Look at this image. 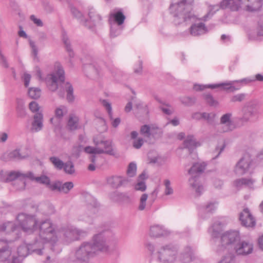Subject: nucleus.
Listing matches in <instances>:
<instances>
[{"label": "nucleus", "mask_w": 263, "mask_h": 263, "mask_svg": "<svg viewBox=\"0 0 263 263\" xmlns=\"http://www.w3.org/2000/svg\"><path fill=\"white\" fill-rule=\"evenodd\" d=\"M16 222L18 225L11 221L0 224V232L11 236L9 241L11 238H18L21 231L29 234L38 231V236L32 242L24 243L17 248V253L20 257L24 258L32 252L41 255L44 245L54 240L53 225L49 220L39 222L35 216L21 213L18 215Z\"/></svg>", "instance_id": "1"}, {"label": "nucleus", "mask_w": 263, "mask_h": 263, "mask_svg": "<svg viewBox=\"0 0 263 263\" xmlns=\"http://www.w3.org/2000/svg\"><path fill=\"white\" fill-rule=\"evenodd\" d=\"M194 2V0H178L172 3L170 7V11L174 17L173 22L176 25L191 24L189 31L182 33L183 36L189 35L197 36L208 32L203 21H206L213 13L210 12L202 18L198 17L193 11Z\"/></svg>", "instance_id": "2"}, {"label": "nucleus", "mask_w": 263, "mask_h": 263, "mask_svg": "<svg viewBox=\"0 0 263 263\" xmlns=\"http://www.w3.org/2000/svg\"><path fill=\"white\" fill-rule=\"evenodd\" d=\"M110 232L103 231L95 235L91 242L82 244L79 248L70 255L71 260L79 263L86 262L100 252L108 251L109 246L116 242V240L109 237Z\"/></svg>", "instance_id": "3"}, {"label": "nucleus", "mask_w": 263, "mask_h": 263, "mask_svg": "<svg viewBox=\"0 0 263 263\" xmlns=\"http://www.w3.org/2000/svg\"><path fill=\"white\" fill-rule=\"evenodd\" d=\"M239 239L240 236L238 231L226 232L221 236V247L223 249L234 251L237 255L245 256L251 254L254 249L252 241L246 239L237 242Z\"/></svg>", "instance_id": "4"}, {"label": "nucleus", "mask_w": 263, "mask_h": 263, "mask_svg": "<svg viewBox=\"0 0 263 263\" xmlns=\"http://www.w3.org/2000/svg\"><path fill=\"white\" fill-rule=\"evenodd\" d=\"M49 220L53 225L54 240L53 241H48L47 243L52 246V250L57 253L61 251L60 246L61 243L68 244L78 239L80 237L84 236L86 234L85 231L72 226H67L62 229H58L55 224Z\"/></svg>", "instance_id": "5"}, {"label": "nucleus", "mask_w": 263, "mask_h": 263, "mask_svg": "<svg viewBox=\"0 0 263 263\" xmlns=\"http://www.w3.org/2000/svg\"><path fill=\"white\" fill-rule=\"evenodd\" d=\"M65 72L60 63L57 62L54 63V72L47 76L45 82L48 88L51 91H55L59 89L61 83L64 84V89L67 92V100L69 102L74 101V97L73 94V89L69 83H64Z\"/></svg>", "instance_id": "6"}, {"label": "nucleus", "mask_w": 263, "mask_h": 263, "mask_svg": "<svg viewBox=\"0 0 263 263\" xmlns=\"http://www.w3.org/2000/svg\"><path fill=\"white\" fill-rule=\"evenodd\" d=\"M93 143L95 147L87 146L83 147L81 144H85L88 141V138L85 135H80L79 141L80 145L78 147L79 152L84 151L88 154H107L114 155L111 142L106 140L102 135H99L93 138Z\"/></svg>", "instance_id": "7"}, {"label": "nucleus", "mask_w": 263, "mask_h": 263, "mask_svg": "<svg viewBox=\"0 0 263 263\" xmlns=\"http://www.w3.org/2000/svg\"><path fill=\"white\" fill-rule=\"evenodd\" d=\"M262 5V0H223L220 7L232 11H237L241 8L248 11H255L259 10Z\"/></svg>", "instance_id": "8"}, {"label": "nucleus", "mask_w": 263, "mask_h": 263, "mask_svg": "<svg viewBox=\"0 0 263 263\" xmlns=\"http://www.w3.org/2000/svg\"><path fill=\"white\" fill-rule=\"evenodd\" d=\"M71 11L73 14L76 17L80 19L81 23L83 25L93 31H95L96 27L101 24V17L93 7H90L88 9V15L89 19L88 20H83L82 14L77 9H72Z\"/></svg>", "instance_id": "9"}, {"label": "nucleus", "mask_w": 263, "mask_h": 263, "mask_svg": "<svg viewBox=\"0 0 263 263\" xmlns=\"http://www.w3.org/2000/svg\"><path fill=\"white\" fill-rule=\"evenodd\" d=\"M259 105L256 100L247 102L242 108L240 120L243 123L254 122L259 116Z\"/></svg>", "instance_id": "10"}, {"label": "nucleus", "mask_w": 263, "mask_h": 263, "mask_svg": "<svg viewBox=\"0 0 263 263\" xmlns=\"http://www.w3.org/2000/svg\"><path fill=\"white\" fill-rule=\"evenodd\" d=\"M205 166L204 162L196 163L188 172L191 175V178L189 180V184L197 193L199 194L203 191L204 188L199 181V174L204 170Z\"/></svg>", "instance_id": "11"}, {"label": "nucleus", "mask_w": 263, "mask_h": 263, "mask_svg": "<svg viewBox=\"0 0 263 263\" xmlns=\"http://www.w3.org/2000/svg\"><path fill=\"white\" fill-rule=\"evenodd\" d=\"M177 248L169 245L161 247L156 253L158 260L163 263H173L177 258Z\"/></svg>", "instance_id": "12"}, {"label": "nucleus", "mask_w": 263, "mask_h": 263, "mask_svg": "<svg viewBox=\"0 0 263 263\" xmlns=\"http://www.w3.org/2000/svg\"><path fill=\"white\" fill-rule=\"evenodd\" d=\"M219 87H223L224 90H231L233 91L240 89L243 86L241 83H240L239 80H238L215 84H195L194 89L196 90H202L205 88L214 89Z\"/></svg>", "instance_id": "13"}, {"label": "nucleus", "mask_w": 263, "mask_h": 263, "mask_svg": "<svg viewBox=\"0 0 263 263\" xmlns=\"http://www.w3.org/2000/svg\"><path fill=\"white\" fill-rule=\"evenodd\" d=\"M125 18V16L120 11L110 13L109 21L110 25V35L112 37H116L121 33L122 25Z\"/></svg>", "instance_id": "14"}, {"label": "nucleus", "mask_w": 263, "mask_h": 263, "mask_svg": "<svg viewBox=\"0 0 263 263\" xmlns=\"http://www.w3.org/2000/svg\"><path fill=\"white\" fill-rule=\"evenodd\" d=\"M252 165L253 160L251 157L246 154L236 164L234 172L237 176H242L250 172Z\"/></svg>", "instance_id": "15"}, {"label": "nucleus", "mask_w": 263, "mask_h": 263, "mask_svg": "<svg viewBox=\"0 0 263 263\" xmlns=\"http://www.w3.org/2000/svg\"><path fill=\"white\" fill-rule=\"evenodd\" d=\"M22 258L15 255L9 244L7 243L4 246H2L0 242V261L11 259V263H21Z\"/></svg>", "instance_id": "16"}, {"label": "nucleus", "mask_w": 263, "mask_h": 263, "mask_svg": "<svg viewBox=\"0 0 263 263\" xmlns=\"http://www.w3.org/2000/svg\"><path fill=\"white\" fill-rule=\"evenodd\" d=\"M239 220L241 224L247 228L254 227L256 224V220L248 208L245 209L239 215Z\"/></svg>", "instance_id": "17"}, {"label": "nucleus", "mask_w": 263, "mask_h": 263, "mask_svg": "<svg viewBox=\"0 0 263 263\" xmlns=\"http://www.w3.org/2000/svg\"><path fill=\"white\" fill-rule=\"evenodd\" d=\"M130 181V179L121 176H113L107 179V184L116 189L127 185Z\"/></svg>", "instance_id": "18"}, {"label": "nucleus", "mask_w": 263, "mask_h": 263, "mask_svg": "<svg viewBox=\"0 0 263 263\" xmlns=\"http://www.w3.org/2000/svg\"><path fill=\"white\" fill-rule=\"evenodd\" d=\"M24 173L20 171H5L0 172V180L2 182H7L17 179L23 178Z\"/></svg>", "instance_id": "19"}, {"label": "nucleus", "mask_w": 263, "mask_h": 263, "mask_svg": "<svg viewBox=\"0 0 263 263\" xmlns=\"http://www.w3.org/2000/svg\"><path fill=\"white\" fill-rule=\"evenodd\" d=\"M232 114L227 113L220 118V123L218 128L221 132H228L232 129Z\"/></svg>", "instance_id": "20"}, {"label": "nucleus", "mask_w": 263, "mask_h": 263, "mask_svg": "<svg viewBox=\"0 0 263 263\" xmlns=\"http://www.w3.org/2000/svg\"><path fill=\"white\" fill-rule=\"evenodd\" d=\"M248 37L251 40H260L263 37V19L261 20L256 29H250L248 32Z\"/></svg>", "instance_id": "21"}, {"label": "nucleus", "mask_w": 263, "mask_h": 263, "mask_svg": "<svg viewBox=\"0 0 263 263\" xmlns=\"http://www.w3.org/2000/svg\"><path fill=\"white\" fill-rule=\"evenodd\" d=\"M68 112L67 107L64 105H61L57 107L55 110V118H51L50 120V123L55 126L60 125V120H61L64 115Z\"/></svg>", "instance_id": "22"}, {"label": "nucleus", "mask_w": 263, "mask_h": 263, "mask_svg": "<svg viewBox=\"0 0 263 263\" xmlns=\"http://www.w3.org/2000/svg\"><path fill=\"white\" fill-rule=\"evenodd\" d=\"M195 258L194 251L189 246L185 248L183 252L180 254L179 256V259L182 263H190L194 260Z\"/></svg>", "instance_id": "23"}, {"label": "nucleus", "mask_w": 263, "mask_h": 263, "mask_svg": "<svg viewBox=\"0 0 263 263\" xmlns=\"http://www.w3.org/2000/svg\"><path fill=\"white\" fill-rule=\"evenodd\" d=\"M218 206V202L216 200L208 201L200 209V214L203 218H205L203 215L204 213H213L215 212Z\"/></svg>", "instance_id": "24"}, {"label": "nucleus", "mask_w": 263, "mask_h": 263, "mask_svg": "<svg viewBox=\"0 0 263 263\" xmlns=\"http://www.w3.org/2000/svg\"><path fill=\"white\" fill-rule=\"evenodd\" d=\"M43 115L42 112H38L33 116V120L31 123V130L33 132L40 131L43 126Z\"/></svg>", "instance_id": "25"}, {"label": "nucleus", "mask_w": 263, "mask_h": 263, "mask_svg": "<svg viewBox=\"0 0 263 263\" xmlns=\"http://www.w3.org/2000/svg\"><path fill=\"white\" fill-rule=\"evenodd\" d=\"M29 178L31 180L35 181L37 183H42L48 185L50 183V179L49 177L45 175H42L39 177H35L33 173L28 172L26 173H24L23 178Z\"/></svg>", "instance_id": "26"}, {"label": "nucleus", "mask_w": 263, "mask_h": 263, "mask_svg": "<svg viewBox=\"0 0 263 263\" xmlns=\"http://www.w3.org/2000/svg\"><path fill=\"white\" fill-rule=\"evenodd\" d=\"M167 234V231L162 226L154 224L150 228L149 234L153 237H159Z\"/></svg>", "instance_id": "27"}, {"label": "nucleus", "mask_w": 263, "mask_h": 263, "mask_svg": "<svg viewBox=\"0 0 263 263\" xmlns=\"http://www.w3.org/2000/svg\"><path fill=\"white\" fill-rule=\"evenodd\" d=\"M102 104L107 110L110 119L112 120L111 122L112 126L114 127H117L120 123L121 120L119 118H117L115 119H112V112L111 104L107 100H103L102 101Z\"/></svg>", "instance_id": "28"}, {"label": "nucleus", "mask_w": 263, "mask_h": 263, "mask_svg": "<svg viewBox=\"0 0 263 263\" xmlns=\"http://www.w3.org/2000/svg\"><path fill=\"white\" fill-rule=\"evenodd\" d=\"M164 186L163 197L171 198L174 194V189L172 183L168 179H165L163 181Z\"/></svg>", "instance_id": "29"}, {"label": "nucleus", "mask_w": 263, "mask_h": 263, "mask_svg": "<svg viewBox=\"0 0 263 263\" xmlns=\"http://www.w3.org/2000/svg\"><path fill=\"white\" fill-rule=\"evenodd\" d=\"M184 147L187 148L190 153L194 148L200 145L199 142H196L194 136L192 135L188 136L184 141Z\"/></svg>", "instance_id": "30"}, {"label": "nucleus", "mask_w": 263, "mask_h": 263, "mask_svg": "<svg viewBox=\"0 0 263 263\" xmlns=\"http://www.w3.org/2000/svg\"><path fill=\"white\" fill-rule=\"evenodd\" d=\"M24 158L25 156H23L20 153V149H16L9 154H4L1 158L4 161H8L11 159H22Z\"/></svg>", "instance_id": "31"}, {"label": "nucleus", "mask_w": 263, "mask_h": 263, "mask_svg": "<svg viewBox=\"0 0 263 263\" xmlns=\"http://www.w3.org/2000/svg\"><path fill=\"white\" fill-rule=\"evenodd\" d=\"M146 174L142 173L139 175L138 178L137 183L135 184L134 188L136 191L144 192L146 189V185L145 182L146 179Z\"/></svg>", "instance_id": "32"}, {"label": "nucleus", "mask_w": 263, "mask_h": 263, "mask_svg": "<svg viewBox=\"0 0 263 263\" xmlns=\"http://www.w3.org/2000/svg\"><path fill=\"white\" fill-rule=\"evenodd\" d=\"M138 134L136 131H133L130 133L131 139L133 141V146L136 149H139L144 143V140L142 138L138 137Z\"/></svg>", "instance_id": "33"}, {"label": "nucleus", "mask_w": 263, "mask_h": 263, "mask_svg": "<svg viewBox=\"0 0 263 263\" xmlns=\"http://www.w3.org/2000/svg\"><path fill=\"white\" fill-rule=\"evenodd\" d=\"M67 125L70 130H75L79 127V117L75 115L71 114L69 116Z\"/></svg>", "instance_id": "34"}, {"label": "nucleus", "mask_w": 263, "mask_h": 263, "mask_svg": "<svg viewBox=\"0 0 263 263\" xmlns=\"http://www.w3.org/2000/svg\"><path fill=\"white\" fill-rule=\"evenodd\" d=\"M223 224L218 221H216L214 224L209 229V232L213 237H217L221 231Z\"/></svg>", "instance_id": "35"}, {"label": "nucleus", "mask_w": 263, "mask_h": 263, "mask_svg": "<svg viewBox=\"0 0 263 263\" xmlns=\"http://www.w3.org/2000/svg\"><path fill=\"white\" fill-rule=\"evenodd\" d=\"M158 129L157 126L155 125H152L149 126L145 125L141 127V133L148 137L151 135L154 134Z\"/></svg>", "instance_id": "36"}, {"label": "nucleus", "mask_w": 263, "mask_h": 263, "mask_svg": "<svg viewBox=\"0 0 263 263\" xmlns=\"http://www.w3.org/2000/svg\"><path fill=\"white\" fill-rule=\"evenodd\" d=\"M28 94L31 98L37 99L41 95V90L38 87H30L28 89Z\"/></svg>", "instance_id": "37"}, {"label": "nucleus", "mask_w": 263, "mask_h": 263, "mask_svg": "<svg viewBox=\"0 0 263 263\" xmlns=\"http://www.w3.org/2000/svg\"><path fill=\"white\" fill-rule=\"evenodd\" d=\"M63 41L65 44L66 49L68 53L69 57L70 58H73L74 53L70 46V42L65 33L63 34Z\"/></svg>", "instance_id": "38"}, {"label": "nucleus", "mask_w": 263, "mask_h": 263, "mask_svg": "<svg viewBox=\"0 0 263 263\" xmlns=\"http://www.w3.org/2000/svg\"><path fill=\"white\" fill-rule=\"evenodd\" d=\"M137 172V165L136 164L132 162L130 163L128 166L127 170V175L128 176L126 178L130 179V178L134 177L136 174Z\"/></svg>", "instance_id": "39"}, {"label": "nucleus", "mask_w": 263, "mask_h": 263, "mask_svg": "<svg viewBox=\"0 0 263 263\" xmlns=\"http://www.w3.org/2000/svg\"><path fill=\"white\" fill-rule=\"evenodd\" d=\"M50 160L57 169L59 170L63 169L65 163L59 158L51 157L50 158Z\"/></svg>", "instance_id": "40"}, {"label": "nucleus", "mask_w": 263, "mask_h": 263, "mask_svg": "<svg viewBox=\"0 0 263 263\" xmlns=\"http://www.w3.org/2000/svg\"><path fill=\"white\" fill-rule=\"evenodd\" d=\"M148 199V195L146 194H143L141 196L139 200V204L138 209L140 211H143L145 209L146 207V201Z\"/></svg>", "instance_id": "41"}, {"label": "nucleus", "mask_w": 263, "mask_h": 263, "mask_svg": "<svg viewBox=\"0 0 263 263\" xmlns=\"http://www.w3.org/2000/svg\"><path fill=\"white\" fill-rule=\"evenodd\" d=\"M65 172L68 174H72L74 173V165L71 161L65 163L63 168Z\"/></svg>", "instance_id": "42"}, {"label": "nucleus", "mask_w": 263, "mask_h": 263, "mask_svg": "<svg viewBox=\"0 0 263 263\" xmlns=\"http://www.w3.org/2000/svg\"><path fill=\"white\" fill-rule=\"evenodd\" d=\"M47 186L52 191L61 192V182L60 181L49 183Z\"/></svg>", "instance_id": "43"}, {"label": "nucleus", "mask_w": 263, "mask_h": 263, "mask_svg": "<svg viewBox=\"0 0 263 263\" xmlns=\"http://www.w3.org/2000/svg\"><path fill=\"white\" fill-rule=\"evenodd\" d=\"M219 263H236L235 257L231 253L224 256Z\"/></svg>", "instance_id": "44"}, {"label": "nucleus", "mask_w": 263, "mask_h": 263, "mask_svg": "<svg viewBox=\"0 0 263 263\" xmlns=\"http://www.w3.org/2000/svg\"><path fill=\"white\" fill-rule=\"evenodd\" d=\"M204 98L206 102L211 106L216 107L218 105V102L215 100L212 95L208 94L205 95Z\"/></svg>", "instance_id": "45"}, {"label": "nucleus", "mask_w": 263, "mask_h": 263, "mask_svg": "<svg viewBox=\"0 0 263 263\" xmlns=\"http://www.w3.org/2000/svg\"><path fill=\"white\" fill-rule=\"evenodd\" d=\"M201 116L202 118L206 120L208 122L212 123L213 122L214 120V118L216 116V114L214 112H203L201 114Z\"/></svg>", "instance_id": "46"}, {"label": "nucleus", "mask_w": 263, "mask_h": 263, "mask_svg": "<svg viewBox=\"0 0 263 263\" xmlns=\"http://www.w3.org/2000/svg\"><path fill=\"white\" fill-rule=\"evenodd\" d=\"M73 187L72 182H67L64 184L61 183V192L67 193Z\"/></svg>", "instance_id": "47"}, {"label": "nucleus", "mask_w": 263, "mask_h": 263, "mask_svg": "<svg viewBox=\"0 0 263 263\" xmlns=\"http://www.w3.org/2000/svg\"><path fill=\"white\" fill-rule=\"evenodd\" d=\"M29 108L31 111L33 113L37 114L40 112L39 110L40 109V106H39V104L35 101H32L29 103Z\"/></svg>", "instance_id": "48"}, {"label": "nucleus", "mask_w": 263, "mask_h": 263, "mask_svg": "<svg viewBox=\"0 0 263 263\" xmlns=\"http://www.w3.org/2000/svg\"><path fill=\"white\" fill-rule=\"evenodd\" d=\"M181 102L185 105L190 106L195 103V99L189 97H184L180 99Z\"/></svg>", "instance_id": "49"}, {"label": "nucleus", "mask_w": 263, "mask_h": 263, "mask_svg": "<svg viewBox=\"0 0 263 263\" xmlns=\"http://www.w3.org/2000/svg\"><path fill=\"white\" fill-rule=\"evenodd\" d=\"M246 93H238L232 96L231 99V101L233 102H241L244 100L246 97Z\"/></svg>", "instance_id": "50"}, {"label": "nucleus", "mask_w": 263, "mask_h": 263, "mask_svg": "<svg viewBox=\"0 0 263 263\" xmlns=\"http://www.w3.org/2000/svg\"><path fill=\"white\" fill-rule=\"evenodd\" d=\"M255 180L251 178H245V186L250 189L254 188Z\"/></svg>", "instance_id": "51"}, {"label": "nucleus", "mask_w": 263, "mask_h": 263, "mask_svg": "<svg viewBox=\"0 0 263 263\" xmlns=\"http://www.w3.org/2000/svg\"><path fill=\"white\" fill-rule=\"evenodd\" d=\"M245 185V178L237 179L233 182V186L237 189L241 188Z\"/></svg>", "instance_id": "52"}, {"label": "nucleus", "mask_w": 263, "mask_h": 263, "mask_svg": "<svg viewBox=\"0 0 263 263\" xmlns=\"http://www.w3.org/2000/svg\"><path fill=\"white\" fill-rule=\"evenodd\" d=\"M0 65L5 68L8 67V63L7 62L6 57L3 54L2 50H0Z\"/></svg>", "instance_id": "53"}, {"label": "nucleus", "mask_w": 263, "mask_h": 263, "mask_svg": "<svg viewBox=\"0 0 263 263\" xmlns=\"http://www.w3.org/2000/svg\"><path fill=\"white\" fill-rule=\"evenodd\" d=\"M92 155L90 158L92 163L90 164L88 166V169L91 171H94L96 169L95 162H96V159L97 158V157L96 156V154H92Z\"/></svg>", "instance_id": "54"}, {"label": "nucleus", "mask_w": 263, "mask_h": 263, "mask_svg": "<svg viewBox=\"0 0 263 263\" xmlns=\"http://www.w3.org/2000/svg\"><path fill=\"white\" fill-rule=\"evenodd\" d=\"M30 20L33 22V23L39 27H42L43 25V23L41 19L36 17L34 15H31L30 17Z\"/></svg>", "instance_id": "55"}, {"label": "nucleus", "mask_w": 263, "mask_h": 263, "mask_svg": "<svg viewBox=\"0 0 263 263\" xmlns=\"http://www.w3.org/2000/svg\"><path fill=\"white\" fill-rule=\"evenodd\" d=\"M240 83H241L242 86L249 85L250 83H253V80L252 79L251 76L239 80Z\"/></svg>", "instance_id": "56"}, {"label": "nucleus", "mask_w": 263, "mask_h": 263, "mask_svg": "<svg viewBox=\"0 0 263 263\" xmlns=\"http://www.w3.org/2000/svg\"><path fill=\"white\" fill-rule=\"evenodd\" d=\"M161 109L164 113L167 115H170L173 111V108L167 105L161 106Z\"/></svg>", "instance_id": "57"}, {"label": "nucleus", "mask_w": 263, "mask_h": 263, "mask_svg": "<svg viewBox=\"0 0 263 263\" xmlns=\"http://www.w3.org/2000/svg\"><path fill=\"white\" fill-rule=\"evenodd\" d=\"M24 85L27 87L29 85L30 80L31 79V75L27 73H25L23 76Z\"/></svg>", "instance_id": "58"}, {"label": "nucleus", "mask_w": 263, "mask_h": 263, "mask_svg": "<svg viewBox=\"0 0 263 263\" xmlns=\"http://www.w3.org/2000/svg\"><path fill=\"white\" fill-rule=\"evenodd\" d=\"M30 45L31 48L32 53L34 57H36L37 55V48L35 45V43L32 41H30Z\"/></svg>", "instance_id": "59"}, {"label": "nucleus", "mask_w": 263, "mask_h": 263, "mask_svg": "<svg viewBox=\"0 0 263 263\" xmlns=\"http://www.w3.org/2000/svg\"><path fill=\"white\" fill-rule=\"evenodd\" d=\"M252 79L253 80V82H255L256 81L263 82V75L261 74H256L254 76H251Z\"/></svg>", "instance_id": "60"}, {"label": "nucleus", "mask_w": 263, "mask_h": 263, "mask_svg": "<svg viewBox=\"0 0 263 263\" xmlns=\"http://www.w3.org/2000/svg\"><path fill=\"white\" fill-rule=\"evenodd\" d=\"M18 185H15V187L16 190H23L25 187V182L23 180H19L18 181Z\"/></svg>", "instance_id": "61"}, {"label": "nucleus", "mask_w": 263, "mask_h": 263, "mask_svg": "<svg viewBox=\"0 0 263 263\" xmlns=\"http://www.w3.org/2000/svg\"><path fill=\"white\" fill-rule=\"evenodd\" d=\"M226 146V144L224 141H222L220 144H219L216 148V151L218 152V155L216 157L219 155V154L223 151Z\"/></svg>", "instance_id": "62"}, {"label": "nucleus", "mask_w": 263, "mask_h": 263, "mask_svg": "<svg viewBox=\"0 0 263 263\" xmlns=\"http://www.w3.org/2000/svg\"><path fill=\"white\" fill-rule=\"evenodd\" d=\"M256 158L257 161L263 163V148L258 152Z\"/></svg>", "instance_id": "63"}, {"label": "nucleus", "mask_w": 263, "mask_h": 263, "mask_svg": "<svg viewBox=\"0 0 263 263\" xmlns=\"http://www.w3.org/2000/svg\"><path fill=\"white\" fill-rule=\"evenodd\" d=\"M8 136V134L5 132H0V141L2 142H5L7 141Z\"/></svg>", "instance_id": "64"}]
</instances>
